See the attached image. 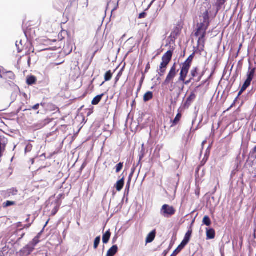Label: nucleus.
Returning a JSON list of instances; mask_svg holds the SVG:
<instances>
[{"label":"nucleus","mask_w":256,"mask_h":256,"mask_svg":"<svg viewBox=\"0 0 256 256\" xmlns=\"http://www.w3.org/2000/svg\"><path fill=\"white\" fill-rule=\"evenodd\" d=\"M202 18V22L197 24L196 29L194 33V35L196 36H199L198 40V44L199 46L201 47L202 50H203L204 47L206 30L210 24L209 12L208 10L203 13Z\"/></svg>","instance_id":"1"},{"label":"nucleus","mask_w":256,"mask_h":256,"mask_svg":"<svg viewBox=\"0 0 256 256\" xmlns=\"http://www.w3.org/2000/svg\"><path fill=\"white\" fill-rule=\"evenodd\" d=\"M172 52L168 50L165 53L162 57V62H161L160 68L158 70V74L160 76H162L165 74L167 67L172 60Z\"/></svg>","instance_id":"2"},{"label":"nucleus","mask_w":256,"mask_h":256,"mask_svg":"<svg viewBox=\"0 0 256 256\" xmlns=\"http://www.w3.org/2000/svg\"><path fill=\"white\" fill-rule=\"evenodd\" d=\"M176 208L167 204H164L160 209V214L164 218H168L175 214Z\"/></svg>","instance_id":"3"},{"label":"nucleus","mask_w":256,"mask_h":256,"mask_svg":"<svg viewBox=\"0 0 256 256\" xmlns=\"http://www.w3.org/2000/svg\"><path fill=\"white\" fill-rule=\"evenodd\" d=\"M176 73L177 72L176 69V64L174 63L173 66L171 67L170 70L169 71L163 84L164 85H167L170 82H172L176 76Z\"/></svg>","instance_id":"4"},{"label":"nucleus","mask_w":256,"mask_h":256,"mask_svg":"<svg viewBox=\"0 0 256 256\" xmlns=\"http://www.w3.org/2000/svg\"><path fill=\"white\" fill-rule=\"evenodd\" d=\"M194 56V53H192L188 56L186 60L181 64L180 70H182V74H184L185 72L186 73L187 70H190Z\"/></svg>","instance_id":"5"},{"label":"nucleus","mask_w":256,"mask_h":256,"mask_svg":"<svg viewBox=\"0 0 256 256\" xmlns=\"http://www.w3.org/2000/svg\"><path fill=\"white\" fill-rule=\"evenodd\" d=\"M196 98V95L194 92H192L190 95L187 98L186 102L183 104L184 108H188Z\"/></svg>","instance_id":"6"},{"label":"nucleus","mask_w":256,"mask_h":256,"mask_svg":"<svg viewBox=\"0 0 256 256\" xmlns=\"http://www.w3.org/2000/svg\"><path fill=\"white\" fill-rule=\"evenodd\" d=\"M182 27V23L180 22H178L172 30L171 33V36L176 38L179 36L181 33Z\"/></svg>","instance_id":"7"},{"label":"nucleus","mask_w":256,"mask_h":256,"mask_svg":"<svg viewBox=\"0 0 256 256\" xmlns=\"http://www.w3.org/2000/svg\"><path fill=\"white\" fill-rule=\"evenodd\" d=\"M34 250V248L33 246L28 244L20 250V252L22 256H28L32 254Z\"/></svg>","instance_id":"8"},{"label":"nucleus","mask_w":256,"mask_h":256,"mask_svg":"<svg viewBox=\"0 0 256 256\" xmlns=\"http://www.w3.org/2000/svg\"><path fill=\"white\" fill-rule=\"evenodd\" d=\"M188 72H189L188 70H187L186 74V72L184 73V74H182V70H180V74L178 81L182 82L186 85L188 84L190 82H192V80H194V79L192 78H191V77H190V78L188 80H186V78L187 77L188 74Z\"/></svg>","instance_id":"9"},{"label":"nucleus","mask_w":256,"mask_h":256,"mask_svg":"<svg viewBox=\"0 0 256 256\" xmlns=\"http://www.w3.org/2000/svg\"><path fill=\"white\" fill-rule=\"evenodd\" d=\"M198 72H199V68L198 67H194L190 70V76L194 80V78L198 76L196 82H200L202 76V74L198 76Z\"/></svg>","instance_id":"10"},{"label":"nucleus","mask_w":256,"mask_h":256,"mask_svg":"<svg viewBox=\"0 0 256 256\" xmlns=\"http://www.w3.org/2000/svg\"><path fill=\"white\" fill-rule=\"evenodd\" d=\"M0 77L8 82H12L16 78L14 73L11 71L7 72L2 75H0Z\"/></svg>","instance_id":"11"},{"label":"nucleus","mask_w":256,"mask_h":256,"mask_svg":"<svg viewBox=\"0 0 256 256\" xmlns=\"http://www.w3.org/2000/svg\"><path fill=\"white\" fill-rule=\"evenodd\" d=\"M118 251V247L116 245L112 246L108 251L106 256H114Z\"/></svg>","instance_id":"12"},{"label":"nucleus","mask_w":256,"mask_h":256,"mask_svg":"<svg viewBox=\"0 0 256 256\" xmlns=\"http://www.w3.org/2000/svg\"><path fill=\"white\" fill-rule=\"evenodd\" d=\"M156 234V230L152 231L146 236V243H150L152 242L155 238Z\"/></svg>","instance_id":"13"},{"label":"nucleus","mask_w":256,"mask_h":256,"mask_svg":"<svg viewBox=\"0 0 256 256\" xmlns=\"http://www.w3.org/2000/svg\"><path fill=\"white\" fill-rule=\"evenodd\" d=\"M124 178H121L120 180H118L115 184V188H116V190L118 192L120 191L124 187Z\"/></svg>","instance_id":"14"},{"label":"nucleus","mask_w":256,"mask_h":256,"mask_svg":"<svg viewBox=\"0 0 256 256\" xmlns=\"http://www.w3.org/2000/svg\"><path fill=\"white\" fill-rule=\"evenodd\" d=\"M216 236L215 230L213 228H206L207 239H214Z\"/></svg>","instance_id":"15"},{"label":"nucleus","mask_w":256,"mask_h":256,"mask_svg":"<svg viewBox=\"0 0 256 256\" xmlns=\"http://www.w3.org/2000/svg\"><path fill=\"white\" fill-rule=\"evenodd\" d=\"M111 232H110V230H107L102 236V242L104 244H107L110 238Z\"/></svg>","instance_id":"16"},{"label":"nucleus","mask_w":256,"mask_h":256,"mask_svg":"<svg viewBox=\"0 0 256 256\" xmlns=\"http://www.w3.org/2000/svg\"><path fill=\"white\" fill-rule=\"evenodd\" d=\"M104 96V94H101L96 96L92 100V105H97V104H99V102H100V100H102V97Z\"/></svg>","instance_id":"17"},{"label":"nucleus","mask_w":256,"mask_h":256,"mask_svg":"<svg viewBox=\"0 0 256 256\" xmlns=\"http://www.w3.org/2000/svg\"><path fill=\"white\" fill-rule=\"evenodd\" d=\"M36 82V76H28L26 78V83L28 85H32L34 84Z\"/></svg>","instance_id":"18"},{"label":"nucleus","mask_w":256,"mask_h":256,"mask_svg":"<svg viewBox=\"0 0 256 256\" xmlns=\"http://www.w3.org/2000/svg\"><path fill=\"white\" fill-rule=\"evenodd\" d=\"M153 98V93L152 92H146L144 96V101L148 102Z\"/></svg>","instance_id":"19"},{"label":"nucleus","mask_w":256,"mask_h":256,"mask_svg":"<svg viewBox=\"0 0 256 256\" xmlns=\"http://www.w3.org/2000/svg\"><path fill=\"white\" fill-rule=\"evenodd\" d=\"M114 72H112L110 70L107 71L104 75V78L105 82L110 80Z\"/></svg>","instance_id":"20"},{"label":"nucleus","mask_w":256,"mask_h":256,"mask_svg":"<svg viewBox=\"0 0 256 256\" xmlns=\"http://www.w3.org/2000/svg\"><path fill=\"white\" fill-rule=\"evenodd\" d=\"M228 0H217V2L216 3V6L217 7L216 12L222 8V6Z\"/></svg>","instance_id":"21"},{"label":"nucleus","mask_w":256,"mask_h":256,"mask_svg":"<svg viewBox=\"0 0 256 256\" xmlns=\"http://www.w3.org/2000/svg\"><path fill=\"white\" fill-rule=\"evenodd\" d=\"M192 234V230H189L184 236V240L188 243Z\"/></svg>","instance_id":"22"},{"label":"nucleus","mask_w":256,"mask_h":256,"mask_svg":"<svg viewBox=\"0 0 256 256\" xmlns=\"http://www.w3.org/2000/svg\"><path fill=\"white\" fill-rule=\"evenodd\" d=\"M202 222L204 224L206 225V226H210L212 224L210 219L208 216H204L202 220Z\"/></svg>","instance_id":"23"},{"label":"nucleus","mask_w":256,"mask_h":256,"mask_svg":"<svg viewBox=\"0 0 256 256\" xmlns=\"http://www.w3.org/2000/svg\"><path fill=\"white\" fill-rule=\"evenodd\" d=\"M255 68H253L250 70L248 73V78L247 79H249L250 80H252L254 75L255 72Z\"/></svg>","instance_id":"24"},{"label":"nucleus","mask_w":256,"mask_h":256,"mask_svg":"<svg viewBox=\"0 0 256 256\" xmlns=\"http://www.w3.org/2000/svg\"><path fill=\"white\" fill-rule=\"evenodd\" d=\"M188 244V242L182 240V242L178 246V247L177 248L176 250L180 252Z\"/></svg>","instance_id":"25"},{"label":"nucleus","mask_w":256,"mask_h":256,"mask_svg":"<svg viewBox=\"0 0 256 256\" xmlns=\"http://www.w3.org/2000/svg\"><path fill=\"white\" fill-rule=\"evenodd\" d=\"M16 202H14V201H9V200H8L6 202H4L3 204H2V206L3 208H7L8 206H14L16 205Z\"/></svg>","instance_id":"26"},{"label":"nucleus","mask_w":256,"mask_h":256,"mask_svg":"<svg viewBox=\"0 0 256 256\" xmlns=\"http://www.w3.org/2000/svg\"><path fill=\"white\" fill-rule=\"evenodd\" d=\"M100 241V236H97L94 240V249L96 250L97 249Z\"/></svg>","instance_id":"27"},{"label":"nucleus","mask_w":256,"mask_h":256,"mask_svg":"<svg viewBox=\"0 0 256 256\" xmlns=\"http://www.w3.org/2000/svg\"><path fill=\"white\" fill-rule=\"evenodd\" d=\"M40 242V240L38 239L34 238L28 244L34 248L36 245L38 244Z\"/></svg>","instance_id":"28"},{"label":"nucleus","mask_w":256,"mask_h":256,"mask_svg":"<svg viewBox=\"0 0 256 256\" xmlns=\"http://www.w3.org/2000/svg\"><path fill=\"white\" fill-rule=\"evenodd\" d=\"M182 114L180 113H178L175 118L174 119V121H173V124H177L179 121L182 118Z\"/></svg>","instance_id":"29"},{"label":"nucleus","mask_w":256,"mask_h":256,"mask_svg":"<svg viewBox=\"0 0 256 256\" xmlns=\"http://www.w3.org/2000/svg\"><path fill=\"white\" fill-rule=\"evenodd\" d=\"M123 168V163L122 162H120L119 164H117L116 166V173L119 172Z\"/></svg>","instance_id":"30"},{"label":"nucleus","mask_w":256,"mask_h":256,"mask_svg":"<svg viewBox=\"0 0 256 256\" xmlns=\"http://www.w3.org/2000/svg\"><path fill=\"white\" fill-rule=\"evenodd\" d=\"M252 80L249 79H246L244 82L243 86H242L244 88L246 89L250 84Z\"/></svg>","instance_id":"31"},{"label":"nucleus","mask_w":256,"mask_h":256,"mask_svg":"<svg viewBox=\"0 0 256 256\" xmlns=\"http://www.w3.org/2000/svg\"><path fill=\"white\" fill-rule=\"evenodd\" d=\"M54 119H50V118H47V119L44 120L43 122L44 126H45L46 124L52 122L53 121H54Z\"/></svg>","instance_id":"32"},{"label":"nucleus","mask_w":256,"mask_h":256,"mask_svg":"<svg viewBox=\"0 0 256 256\" xmlns=\"http://www.w3.org/2000/svg\"><path fill=\"white\" fill-rule=\"evenodd\" d=\"M130 182H131V180L130 178L127 184H126V190H127L128 192L130 190Z\"/></svg>","instance_id":"33"},{"label":"nucleus","mask_w":256,"mask_h":256,"mask_svg":"<svg viewBox=\"0 0 256 256\" xmlns=\"http://www.w3.org/2000/svg\"><path fill=\"white\" fill-rule=\"evenodd\" d=\"M146 16V14L144 12L140 13L138 16V18L142 19L144 18Z\"/></svg>","instance_id":"34"},{"label":"nucleus","mask_w":256,"mask_h":256,"mask_svg":"<svg viewBox=\"0 0 256 256\" xmlns=\"http://www.w3.org/2000/svg\"><path fill=\"white\" fill-rule=\"evenodd\" d=\"M50 221V219H48V221L46 222L45 225L44 226V228H43V229L38 234L40 236H41L42 233L43 232H44V228H46V226H47V224H48V222Z\"/></svg>","instance_id":"35"},{"label":"nucleus","mask_w":256,"mask_h":256,"mask_svg":"<svg viewBox=\"0 0 256 256\" xmlns=\"http://www.w3.org/2000/svg\"><path fill=\"white\" fill-rule=\"evenodd\" d=\"M150 62H148L146 66L144 72L146 73L148 71V70L150 69Z\"/></svg>","instance_id":"36"},{"label":"nucleus","mask_w":256,"mask_h":256,"mask_svg":"<svg viewBox=\"0 0 256 256\" xmlns=\"http://www.w3.org/2000/svg\"><path fill=\"white\" fill-rule=\"evenodd\" d=\"M66 32L65 30L62 31L59 34L58 37L60 38V40H62L64 38L62 37V34H66Z\"/></svg>","instance_id":"37"},{"label":"nucleus","mask_w":256,"mask_h":256,"mask_svg":"<svg viewBox=\"0 0 256 256\" xmlns=\"http://www.w3.org/2000/svg\"><path fill=\"white\" fill-rule=\"evenodd\" d=\"M122 75V70L118 74V75L116 78V82H118L121 76Z\"/></svg>","instance_id":"38"},{"label":"nucleus","mask_w":256,"mask_h":256,"mask_svg":"<svg viewBox=\"0 0 256 256\" xmlns=\"http://www.w3.org/2000/svg\"><path fill=\"white\" fill-rule=\"evenodd\" d=\"M246 90V89H245V88L244 89L243 87L242 86L241 89H240V90L238 92V98L239 96H240L244 92V91H245Z\"/></svg>","instance_id":"39"},{"label":"nucleus","mask_w":256,"mask_h":256,"mask_svg":"<svg viewBox=\"0 0 256 256\" xmlns=\"http://www.w3.org/2000/svg\"><path fill=\"white\" fill-rule=\"evenodd\" d=\"M58 208H56V207L54 208L52 211V216H54L58 212Z\"/></svg>","instance_id":"40"},{"label":"nucleus","mask_w":256,"mask_h":256,"mask_svg":"<svg viewBox=\"0 0 256 256\" xmlns=\"http://www.w3.org/2000/svg\"><path fill=\"white\" fill-rule=\"evenodd\" d=\"M237 98H238V97L236 98V100H234L233 103L231 104L230 106L228 108V110H226L227 111L229 110L232 108L233 106H234V105L236 104V102L237 100Z\"/></svg>","instance_id":"41"},{"label":"nucleus","mask_w":256,"mask_h":256,"mask_svg":"<svg viewBox=\"0 0 256 256\" xmlns=\"http://www.w3.org/2000/svg\"><path fill=\"white\" fill-rule=\"evenodd\" d=\"M40 104H35L34 106L32 107V108L34 110H38L39 108Z\"/></svg>","instance_id":"42"},{"label":"nucleus","mask_w":256,"mask_h":256,"mask_svg":"<svg viewBox=\"0 0 256 256\" xmlns=\"http://www.w3.org/2000/svg\"><path fill=\"white\" fill-rule=\"evenodd\" d=\"M179 252L175 250L173 252V253L170 256H176Z\"/></svg>","instance_id":"43"},{"label":"nucleus","mask_w":256,"mask_h":256,"mask_svg":"<svg viewBox=\"0 0 256 256\" xmlns=\"http://www.w3.org/2000/svg\"><path fill=\"white\" fill-rule=\"evenodd\" d=\"M16 46H18V52H21L22 50V48H20L19 47L18 45V44H16Z\"/></svg>","instance_id":"44"},{"label":"nucleus","mask_w":256,"mask_h":256,"mask_svg":"<svg viewBox=\"0 0 256 256\" xmlns=\"http://www.w3.org/2000/svg\"><path fill=\"white\" fill-rule=\"evenodd\" d=\"M118 237L115 236L112 239V243L114 244L117 240Z\"/></svg>","instance_id":"45"},{"label":"nucleus","mask_w":256,"mask_h":256,"mask_svg":"<svg viewBox=\"0 0 256 256\" xmlns=\"http://www.w3.org/2000/svg\"><path fill=\"white\" fill-rule=\"evenodd\" d=\"M144 78V75H143V76H142V79H141V80H140V84H142Z\"/></svg>","instance_id":"46"},{"label":"nucleus","mask_w":256,"mask_h":256,"mask_svg":"<svg viewBox=\"0 0 256 256\" xmlns=\"http://www.w3.org/2000/svg\"><path fill=\"white\" fill-rule=\"evenodd\" d=\"M30 226V224H26L24 226V228H28Z\"/></svg>","instance_id":"47"},{"label":"nucleus","mask_w":256,"mask_h":256,"mask_svg":"<svg viewBox=\"0 0 256 256\" xmlns=\"http://www.w3.org/2000/svg\"><path fill=\"white\" fill-rule=\"evenodd\" d=\"M12 191H13V192H12L13 194H16V193L18 192V190H13Z\"/></svg>","instance_id":"48"},{"label":"nucleus","mask_w":256,"mask_h":256,"mask_svg":"<svg viewBox=\"0 0 256 256\" xmlns=\"http://www.w3.org/2000/svg\"><path fill=\"white\" fill-rule=\"evenodd\" d=\"M24 234H25L24 233L22 235H21V236L18 238V240H20V239H22L24 237Z\"/></svg>","instance_id":"49"},{"label":"nucleus","mask_w":256,"mask_h":256,"mask_svg":"<svg viewBox=\"0 0 256 256\" xmlns=\"http://www.w3.org/2000/svg\"><path fill=\"white\" fill-rule=\"evenodd\" d=\"M253 152L256 154V146L253 149Z\"/></svg>","instance_id":"50"},{"label":"nucleus","mask_w":256,"mask_h":256,"mask_svg":"<svg viewBox=\"0 0 256 256\" xmlns=\"http://www.w3.org/2000/svg\"><path fill=\"white\" fill-rule=\"evenodd\" d=\"M136 104V102H135V100H133L132 102V106H133L135 105Z\"/></svg>","instance_id":"51"},{"label":"nucleus","mask_w":256,"mask_h":256,"mask_svg":"<svg viewBox=\"0 0 256 256\" xmlns=\"http://www.w3.org/2000/svg\"><path fill=\"white\" fill-rule=\"evenodd\" d=\"M2 143L0 142V153L2 152Z\"/></svg>","instance_id":"52"},{"label":"nucleus","mask_w":256,"mask_h":256,"mask_svg":"<svg viewBox=\"0 0 256 256\" xmlns=\"http://www.w3.org/2000/svg\"><path fill=\"white\" fill-rule=\"evenodd\" d=\"M40 236L38 234H37V236L35 237L36 238H37L38 239H40Z\"/></svg>","instance_id":"53"},{"label":"nucleus","mask_w":256,"mask_h":256,"mask_svg":"<svg viewBox=\"0 0 256 256\" xmlns=\"http://www.w3.org/2000/svg\"><path fill=\"white\" fill-rule=\"evenodd\" d=\"M206 140L204 141V142H202V146H203V145H204V144H205V143H206Z\"/></svg>","instance_id":"54"},{"label":"nucleus","mask_w":256,"mask_h":256,"mask_svg":"<svg viewBox=\"0 0 256 256\" xmlns=\"http://www.w3.org/2000/svg\"><path fill=\"white\" fill-rule=\"evenodd\" d=\"M164 4H163V6L162 7H160V10L162 9V8L164 7Z\"/></svg>","instance_id":"55"},{"label":"nucleus","mask_w":256,"mask_h":256,"mask_svg":"<svg viewBox=\"0 0 256 256\" xmlns=\"http://www.w3.org/2000/svg\"><path fill=\"white\" fill-rule=\"evenodd\" d=\"M80 129L78 130V131L77 132L76 134H78L80 132Z\"/></svg>","instance_id":"56"},{"label":"nucleus","mask_w":256,"mask_h":256,"mask_svg":"<svg viewBox=\"0 0 256 256\" xmlns=\"http://www.w3.org/2000/svg\"><path fill=\"white\" fill-rule=\"evenodd\" d=\"M96 52H94V54L93 56H92V58H94V56Z\"/></svg>","instance_id":"57"},{"label":"nucleus","mask_w":256,"mask_h":256,"mask_svg":"<svg viewBox=\"0 0 256 256\" xmlns=\"http://www.w3.org/2000/svg\"><path fill=\"white\" fill-rule=\"evenodd\" d=\"M2 156V154L1 153H0V158H1Z\"/></svg>","instance_id":"58"},{"label":"nucleus","mask_w":256,"mask_h":256,"mask_svg":"<svg viewBox=\"0 0 256 256\" xmlns=\"http://www.w3.org/2000/svg\"><path fill=\"white\" fill-rule=\"evenodd\" d=\"M2 156V154L1 153H0V158H1Z\"/></svg>","instance_id":"59"},{"label":"nucleus","mask_w":256,"mask_h":256,"mask_svg":"<svg viewBox=\"0 0 256 256\" xmlns=\"http://www.w3.org/2000/svg\"><path fill=\"white\" fill-rule=\"evenodd\" d=\"M160 4H161V2H160V4H159V7H160Z\"/></svg>","instance_id":"60"},{"label":"nucleus","mask_w":256,"mask_h":256,"mask_svg":"<svg viewBox=\"0 0 256 256\" xmlns=\"http://www.w3.org/2000/svg\"><path fill=\"white\" fill-rule=\"evenodd\" d=\"M20 226V222H19L18 226Z\"/></svg>","instance_id":"61"}]
</instances>
